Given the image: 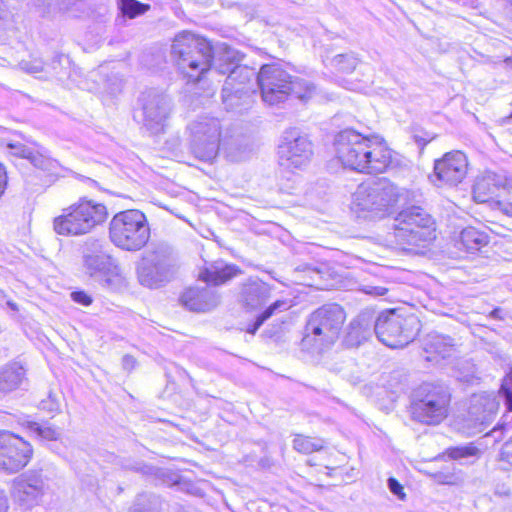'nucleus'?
Wrapping results in <instances>:
<instances>
[{
  "label": "nucleus",
  "mask_w": 512,
  "mask_h": 512,
  "mask_svg": "<svg viewBox=\"0 0 512 512\" xmlns=\"http://www.w3.org/2000/svg\"><path fill=\"white\" fill-rule=\"evenodd\" d=\"M171 56L181 74L189 81H199L211 69L213 50L210 42L191 32L177 34Z\"/></svg>",
  "instance_id": "1"
},
{
  "label": "nucleus",
  "mask_w": 512,
  "mask_h": 512,
  "mask_svg": "<svg viewBox=\"0 0 512 512\" xmlns=\"http://www.w3.org/2000/svg\"><path fill=\"white\" fill-rule=\"evenodd\" d=\"M108 218L107 207L100 202L80 198L62 209L53 219V230L65 237H78L91 233Z\"/></svg>",
  "instance_id": "2"
},
{
  "label": "nucleus",
  "mask_w": 512,
  "mask_h": 512,
  "mask_svg": "<svg viewBox=\"0 0 512 512\" xmlns=\"http://www.w3.org/2000/svg\"><path fill=\"white\" fill-rule=\"evenodd\" d=\"M151 236L146 215L138 209L116 213L109 223V238L119 249L137 252L143 249Z\"/></svg>",
  "instance_id": "3"
},
{
  "label": "nucleus",
  "mask_w": 512,
  "mask_h": 512,
  "mask_svg": "<svg viewBox=\"0 0 512 512\" xmlns=\"http://www.w3.org/2000/svg\"><path fill=\"white\" fill-rule=\"evenodd\" d=\"M433 221L420 207H410L401 211L394 219V244L403 251H414V247L430 242L435 238Z\"/></svg>",
  "instance_id": "4"
},
{
  "label": "nucleus",
  "mask_w": 512,
  "mask_h": 512,
  "mask_svg": "<svg viewBox=\"0 0 512 512\" xmlns=\"http://www.w3.org/2000/svg\"><path fill=\"white\" fill-rule=\"evenodd\" d=\"M173 249L167 243H157L146 250L136 265L139 283L148 288H158L169 282L177 273Z\"/></svg>",
  "instance_id": "5"
},
{
  "label": "nucleus",
  "mask_w": 512,
  "mask_h": 512,
  "mask_svg": "<svg viewBox=\"0 0 512 512\" xmlns=\"http://www.w3.org/2000/svg\"><path fill=\"white\" fill-rule=\"evenodd\" d=\"M451 394L443 383L424 382L412 394V418L427 425L439 424L446 418Z\"/></svg>",
  "instance_id": "6"
},
{
  "label": "nucleus",
  "mask_w": 512,
  "mask_h": 512,
  "mask_svg": "<svg viewBox=\"0 0 512 512\" xmlns=\"http://www.w3.org/2000/svg\"><path fill=\"white\" fill-rule=\"evenodd\" d=\"M83 265L87 274L102 281L109 288L119 287L125 281L120 266L102 249L97 240L86 242Z\"/></svg>",
  "instance_id": "7"
},
{
  "label": "nucleus",
  "mask_w": 512,
  "mask_h": 512,
  "mask_svg": "<svg viewBox=\"0 0 512 512\" xmlns=\"http://www.w3.org/2000/svg\"><path fill=\"white\" fill-rule=\"evenodd\" d=\"M193 154L203 161L213 160L219 151L221 124L213 117H199L187 127Z\"/></svg>",
  "instance_id": "8"
},
{
  "label": "nucleus",
  "mask_w": 512,
  "mask_h": 512,
  "mask_svg": "<svg viewBox=\"0 0 512 512\" xmlns=\"http://www.w3.org/2000/svg\"><path fill=\"white\" fill-rule=\"evenodd\" d=\"M372 139L354 129L342 130L334 138L335 157L344 167L359 172Z\"/></svg>",
  "instance_id": "9"
},
{
  "label": "nucleus",
  "mask_w": 512,
  "mask_h": 512,
  "mask_svg": "<svg viewBox=\"0 0 512 512\" xmlns=\"http://www.w3.org/2000/svg\"><path fill=\"white\" fill-rule=\"evenodd\" d=\"M313 156L312 142L298 130L291 129L284 133L278 147L279 164L287 170H301L311 161Z\"/></svg>",
  "instance_id": "10"
},
{
  "label": "nucleus",
  "mask_w": 512,
  "mask_h": 512,
  "mask_svg": "<svg viewBox=\"0 0 512 512\" xmlns=\"http://www.w3.org/2000/svg\"><path fill=\"white\" fill-rule=\"evenodd\" d=\"M468 167L469 162L465 153L459 150L447 152L434 161L430 180L438 187L457 186L465 179Z\"/></svg>",
  "instance_id": "11"
},
{
  "label": "nucleus",
  "mask_w": 512,
  "mask_h": 512,
  "mask_svg": "<svg viewBox=\"0 0 512 512\" xmlns=\"http://www.w3.org/2000/svg\"><path fill=\"white\" fill-rule=\"evenodd\" d=\"M257 82L263 101L269 105L284 102L289 96L291 76L279 65H263Z\"/></svg>",
  "instance_id": "12"
},
{
  "label": "nucleus",
  "mask_w": 512,
  "mask_h": 512,
  "mask_svg": "<svg viewBox=\"0 0 512 512\" xmlns=\"http://www.w3.org/2000/svg\"><path fill=\"white\" fill-rule=\"evenodd\" d=\"M499 401L493 394H474L470 399L468 413L462 429L467 435L481 433L496 416Z\"/></svg>",
  "instance_id": "13"
},
{
  "label": "nucleus",
  "mask_w": 512,
  "mask_h": 512,
  "mask_svg": "<svg viewBox=\"0 0 512 512\" xmlns=\"http://www.w3.org/2000/svg\"><path fill=\"white\" fill-rule=\"evenodd\" d=\"M30 444L9 432L0 433V470L15 473L29 462Z\"/></svg>",
  "instance_id": "14"
},
{
  "label": "nucleus",
  "mask_w": 512,
  "mask_h": 512,
  "mask_svg": "<svg viewBox=\"0 0 512 512\" xmlns=\"http://www.w3.org/2000/svg\"><path fill=\"white\" fill-rule=\"evenodd\" d=\"M377 339L385 346L398 349L412 342L420 331V322H373Z\"/></svg>",
  "instance_id": "15"
},
{
  "label": "nucleus",
  "mask_w": 512,
  "mask_h": 512,
  "mask_svg": "<svg viewBox=\"0 0 512 512\" xmlns=\"http://www.w3.org/2000/svg\"><path fill=\"white\" fill-rule=\"evenodd\" d=\"M344 322H306L302 345L306 349L323 351L339 337Z\"/></svg>",
  "instance_id": "16"
},
{
  "label": "nucleus",
  "mask_w": 512,
  "mask_h": 512,
  "mask_svg": "<svg viewBox=\"0 0 512 512\" xmlns=\"http://www.w3.org/2000/svg\"><path fill=\"white\" fill-rule=\"evenodd\" d=\"M271 295V287L258 278H250L242 284L238 301L240 306L247 313H261L267 300Z\"/></svg>",
  "instance_id": "17"
},
{
  "label": "nucleus",
  "mask_w": 512,
  "mask_h": 512,
  "mask_svg": "<svg viewBox=\"0 0 512 512\" xmlns=\"http://www.w3.org/2000/svg\"><path fill=\"white\" fill-rule=\"evenodd\" d=\"M254 77V72L247 66L235 65L227 76L223 89L222 99L227 109L238 106L242 95L246 94V84Z\"/></svg>",
  "instance_id": "18"
},
{
  "label": "nucleus",
  "mask_w": 512,
  "mask_h": 512,
  "mask_svg": "<svg viewBox=\"0 0 512 512\" xmlns=\"http://www.w3.org/2000/svg\"><path fill=\"white\" fill-rule=\"evenodd\" d=\"M171 112V102L159 94H149L143 105L144 124L152 133L163 131Z\"/></svg>",
  "instance_id": "19"
},
{
  "label": "nucleus",
  "mask_w": 512,
  "mask_h": 512,
  "mask_svg": "<svg viewBox=\"0 0 512 512\" xmlns=\"http://www.w3.org/2000/svg\"><path fill=\"white\" fill-rule=\"evenodd\" d=\"M367 152L369 153L363 157L365 163L361 165L359 172L370 174L383 173L390 166L392 162V150L382 139L373 137Z\"/></svg>",
  "instance_id": "20"
},
{
  "label": "nucleus",
  "mask_w": 512,
  "mask_h": 512,
  "mask_svg": "<svg viewBox=\"0 0 512 512\" xmlns=\"http://www.w3.org/2000/svg\"><path fill=\"white\" fill-rule=\"evenodd\" d=\"M371 190L376 191L373 197L374 217L386 216L390 209L398 202L399 189L390 181L381 179L370 183Z\"/></svg>",
  "instance_id": "21"
},
{
  "label": "nucleus",
  "mask_w": 512,
  "mask_h": 512,
  "mask_svg": "<svg viewBox=\"0 0 512 512\" xmlns=\"http://www.w3.org/2000/svg\"><path fill=\"white\" fill-rule=\"evenodd\" d=\"M181 302L191 311L206 312L219 304L220 297L214 289L209 287L189 288L182 294Z\"/></svg>",
  "instance_id": "22"
},
{
  "label": "nucleus",
  "mask_w": 512,
  "mask_h": 512,
  "mask_svg": "<svg viewBox=\"0 0 512 512\" xmlns=\"http://www.w3.org/2000/svg\"><path fill=\"white\" fill-rule=\"evenodd\" d=\"M423 349L428 354L426 360L436 363L451 358L456 352L453 340L437 333L427 335L423 342Z\"/></svg>",
  "instance_id": "23"
},
{
  "label": "nucleus",
  "mask_w": 512,
  "mask_h": 512,
  "mask_svg": "<svg viewBox=\"0 0 512 512\" xmlns=\"http://www.w3.org/2000/svg\"><path fill=\"white\" fill-rule=\"evenodd\" d=\"M507 180L494 172L487 171L479 175L473 186V198L478 203H485L493 200L496 191L506 184Z\"/></svg>",
  "instance_id": "24"
},
{
  "label": "nucleus",
  "mask_w": 512,
  "mask_h": 512,
  "mask_svg": "<svg viewBox=\"0 0 512 512\" xmlns=\"http://www.w3.org/2000/svg\"><path fill=\"white\" fill-rule=\"evenodd\" d=\"M376 191L371 190L370 183L360 184L352 196V209L356 213H367L366 217H374L373 197Z\"/></svg>",
  "instance_id": "25"
},
{
  "label": "nucleus",
  "mask_w": 512,
  "mask_h": 512,
  "mask_svg": "<svg viewBox=\"0 0 512 512\" xmlns=\"http://www.w3.org/2000/svg\"><path fill=\"white\" fill-rule=\"evenodd\" d=\"M239 272V269L234 265L217 264L205 269L200 274V278L206 283L220 285L238 275Z\"/></svg>",
  "instance_id": "26"
},
{
  "label": "nucleus",
  "mask_w": 512,
  "mask_h": 512,
  "mask_svg": "<svg viewBox=\"0 0 512 512\" xmlns=\"http://www.w3.org/2000/svg\"><path fill=\"white\" fill-rule=\"evenodd\" d=\"M12 496L19 505L30 507L32 499V476L23 473L13 481Z\"/></svg>",
  "instance_id": "27"
},
{
  "label": "nucleus",
  "mask_w": 512,
  "mask_h": 512,
  "mask_svg": "<svg viewBox=\"0 0 512 512\" xmlns=\"http://www.w3.org/2000/svg\"><path fill=\"white\" fill-rule=\"evenodd\" d=\"M25 370L19 363H12L0 371V391L10 392L21 383Z\"/></svg>",
  "instance_id": "28"
},
{
  "label": "nucleus",
  "mask_w": 512,
  "mask_h": 512,
  "mask_svg": "<svg viewBox=\"0 0 512 512\" xmlns=\"http://www.w3.org/2000/svg\"><path fill=\"white\" fill-rule=\"evenodd\" d=\"M41 163L45 164L43 172L34 170V180L38 181L34 183V185L39 186L38 189H34V192H42L46 187H49L55 182L57 176L58 164L55 160L46 155H41Z\"/></svg>",
  "instance_id": "29"
},
{
  "label": "nucleus",
  "mask_w": 512,
  "mask_h": 512,
  "mask_svg": "<svg viewBox=\"0 0 512 512\" xmlns=\"http://www.w3.org/2000/svg\"><path fill=\"white\" fill-rule=\"evenodd\" d=\"M290 94H294L302 102L320 97L318 88L313 82L298 77H291L289 95Z\"/></svg>",
  "instance_id": "30"
},
{
  "label": "nucleus",
  "mask_w": 512,
  "mask_h": 512,
  "mask_svg": "<svg viewBox=\"0 0 512 512\" xmlns=\"http://www.w3.org/2000/svg\"><path fill=\"white\" fill-rule=\"evenodd\" d=\"M460 243L470 252L487 245L488 235L474 227H466L460 233Z\"/></svg>",
  "instance_id": "31"
},
{
  "label": "nucleus",
  "mask_w": 512,
  "mask_h": 512,
  "mask_svg": "<svg viewBox=\"0 0 512 512\" xmlns=\"http://www.w3.org/2000/svg\"><path fill=\"white\" fill-rule=\"evenodd\" d=\"M160 498L154 494H139L129 512H160Z\"/></svg>",
  "instance_id": "32"
},
{
  "label": "nucleus",
  "mask_w": 512,
  "mask_h": 512,
  "mask_svg": "<svg viewBox=\"0 0 512 512\" xmlns=\"http://www.w3.org/2000/svg\"><path fill=\"white\" fill-rule=\"evenodd\" d=\"M364 322H349L345 328V335L343 342L349 346L354 347L360 345L361 341L366 339L369 331L363 328Z\"/></svg>",
  "instance_id": "33"
},
{
  "label": "nucleus",
  "mask_w": 512,
  "mask_h": 512,
  "mask_svg": "<svg viewBox=\"0 0 512 512\" xmlns=\"http://www.w3.org/2000/svg\"><path fill=\"white\" fill-rule=\"evenodd\" d=\"M328 65L338 72L350 73L358 65V59L353 53L338 54L329 60Z\"/></svg>",
  "instance_id": "34"
},
{
  "label": "nucleus",
  "mask_w": 512,
  "mask_h": 512,
  "mask_svg": "<svg viewBox=\"0 0 512 512\" xmlns=\"http://www.w3.org/2000/svg\"><path fill=\"white\" fill-rule=\"evenodd\" d=\"M313 316L315 320H344L346 313L343 307L337 303H327L318 308Z\"/></svg>",
  "instance_id": "35"
},
{
  "label": "nucleus",
  "mask_w": 512,
  "mask_h": 512,
  "mask_svg": "<svg viewBox=\"0 0 512 512\" xmlns=\"http://www.w3.org/2000/svg\"><path fill=\"white\" fill-rule=\"evenodd\" d=\"M293 447L300 453L309 454L321 450L324 447V441L320 438L297 435L293 440Z\"/></svg>",
  "instance_id": "36"
},
{
  "label": "nucleus",
  "mask_w": 512,
  "mask_h": 512,
  "mask_svg": "<svg viewBox=\"0 0 512 512\" xmlns=\"http://www.w3.org/2000/svg\"><path fill=\"white\" fill-rule=\"evenodd\" d=\"M493 207L512 217V179L507 180L500 198L493 201Z\"/></svg>",
  "instance_id": "37"
},
{
  "label": "nucleus",
  "mask_w": 512,
  "mask_h": 512,
  "mask_svg": "<svg viewBox=\"0 0 512 512\" xmlns=\"http://www.w3.org/2000/svg\"><path fill=\"white\" fill-rule=\"evenodd\" d=\"M291 307L292 303L290 300H276L265 309L263 308L261 313L256 316L255 320H267L271 317H278L281 313L289 310Z\"/></svg>",
  "instance_id": "38"
},
{
  "label": "nucleus",
  "mask_w": 512,
  "mask_h": 512,
  "mask_svg": "<svg viewBox=\"0 0 512 512\" xmlns=\"http://www.w3.org/2000/svg\"><path fill=\"white\" fill-rule=\"evenodd\" d=\"M118 5L123 14L129 18L141 15L149 9V5L142 4L136 0H119Z\"/></svg>",
  "instance_id": "39"
},
{
  "label": "nucleus",
  "mask_w": 512,
  "mask_h": 512,
  "mask_svg": "<svg viewBox=\"0 0 512 512\" xmlns=\"http://www.w3.org/2000/svg\"><path fill=\"white\" fill-rule=\"evenodd\" d=\"M447 454L451 459L460 460L469 457H478L480 455V449L473 444H468L449 448Z\"/></svg>",
  "instance_id": "40"
},
{
  "label": "nucleus",
  "mask_w": 512,
  "mask_h": 512,
  "mask_svg": "<svg viewBox=\"0 0 512 512\" xmlns=\"http://www.w3.org/2000/svg\"><path fill=\"white\" fill-rule=\"evenodd\" d=\"M407 381L406 374L402 370H394L387 376L385 386L396 393L403 390Z\"/></svg>",
  "instance_id": "41"
},
{
  "label": "nucleus",
  "mask_w": 512,
  "mask_h": 512,
  "mask_svg": "<svg viewBox=\"0 0 512 512\" xmlns=\"http://www.w3.org/2000/svg\"><path fill=\"white\" fill-rule=\"evenodd\" d=\"M7 152L15 157L31 160L32 150L21 142H8L6 145Z\"/></svg>",
  "instance_id": "42"
},
{
  "label": "nucleus",
  "mask_w": 512,
  "mask_h": 512,
  "mask_svg": "<svg viewBox=\"0 0 512 512\" xmlns=\"http://www.w3.org/2000/svg\"><path fill=\"white\" fill-rule=\"evenodd\" d=\"M500 391L503 393L509 411H512V368L503 379Z\"/></svg>",
  "instance_id": "43"
},
{
  "label": "nucleus",
  "mask_w": 512,
  "mask_h": 512,
  "mask_svg": "<svg viewBox=\"0 0 512 512\" xmlns=\"http://www.w3.org/2000/svg\"><path fill=\"white\" fill-rule=\"evenodd\" d=\"M34 432L38 434L41 439L54 441L60 436V432L51 426H41L34 422Z\"/></svg>",
  "instance_id": "44"
},
{
  "label": "nucleus",
  "mask_w": 512,
  "mask_h": 512,
  "mask_svg": "<svg viewBox=\"0 0 512 512\" xmlns=\"http://www.w3.org/2000/svg\"><path fill=\"white\" fill-rule=\"evenodd\" d=\"M387 486H388V489L390 490V492L392 494H394L395 496H397L398 499H400V500L406 499V494L404 493V488L397 479H395L394 477L388 478Z\"/></svg>",
  "instance_id": "45"
},
{
  "label": "nucleus",
  "mask_w": 512,
  "mask_h": 512,
  "mask_svg": "<svg viewBox=\"0 0 512 512\" xmlns=\"http://www.w3.org/2000/svg\"><path fill=\"white\" fill-rule=\"evenodd\" d=\"M39 408L54 413L59 411L60 405L58 400L50 393L47 399L40 402Z\"/></svg>",
  "instance_id": "46"
},
{
  "label": "nucleus",
  "mask_w": 512,
  "mask_h": 512,
  "mask_svg": "<svg viewBox=\"0 0 512 512\" xmlns=\"http://www.w3.org/2000/svg\"><path fill=\"white\" fill-rule=\"evenodd\" d=\"M70 296L75 303L82 306H89L93 301L92 296L83 290L73 291Z\"/></svg>",
  "instance_id": "47"
},
{
  "label": "nucleus",
  "mask_w": 512,
  "mask_h": 512,
  "mask_svg": "<svg viewBox=\"0 0 512 512\" xmlns=\"http://www.w3.org/2000/svg\"><path fill=\"white\" fill-rule=\"evenodd\" d=\"M249 152L245 148L243 151H238L236 147L231 146L228 151V156L232 161H241L248 157Z\"/></svg>",
  "instance_id": "48"
},
{
  "label": "nucleus",
  "mask_w": 512,
  "mask_h": 512,
  "mask_svg": "<svg viewBox=\"0 0 512 512\" xmlns=\"http://www.w3.org/2000/svg\"><path fill=\"white\" fill-rule=\"evenodd\" d=\"M500 458L512 466V439L502 447Z\"/></svg>",
  "instance_id": "49"
},
{
  "label": "nucleus",
  "mask_w": 512,
  "mask_h": 512,
  "mask_svg": "<svg viewBox=\"0 0 512 512\" xmlns=\"http://www.w3.org/2000/svg\"><path fill=\"white\" fill-rule=\"evenodd\" d=\"M262 323L263 322H240L241 326H239L238 329L241 331L245 330L247 333L254 335L258 331Z\"/></svg>",
  "instance_id": "50"
},
{
  "label": "nucleus",
  "mask_w": 512,
  "mask_h": 512,
  "mask_svg": "<svg viewBox=\"0 0 512 512\" xmlns=\"http://www.w3.org/2000/svg\"><path fill=\"white\" fill-rule=\"evenodd\" d=\"M136 363V359L129 354L124 355L122 358V366L127 371L133 370L136 366Z\"/></svg>",
  "instance_id": "51"
},
{
  "label": "nucleus",
  "mask_w": 512,
  "mask_h": 512,
  "mask_svg": "<svg viewBox=\"0 0 512 512\" xmlns=\"http://www.w3.org/2000/svg\"><path fill=\"white\" fill-rule=\"evenodd\" d=\"M9 500L3 489L0 488V512H8Z\"/></svg>",
  "instance_id": "52"
},
{
  "label": "nucleus",
  "mask_w": 512,
  "mask_h": 512,
  "mask_svg": "<svg viewBox=\"0 0 512 512\" xmlns=\"http://www.w3.org/2000/svg\"><path fill=\"white\" fill-rule=\"evenodd\" d=\"M224 57L225 60L230 61L231 63L240 60V58L237 56V53L228 47L224 48Z\"/></svg>",
  "instance_id": "53"
},
{
  "label": "nucleus",
  "mask_w": 512,
  "mask_h": 512,
  "mask_svg": "<svg viewBox=\"0 0 512 512\" xmlns=\"http://www.w3.org/2000/svg\"><path fill=\"white\" fill-rule=\"evenodd\" d=\"M41 155H44V154L39 151H37V154L34 153V170L43 172V168H45V164L41 163Z\"/></svg>",
  "instance_id": "54"
},
{
  "label": "nucleus",
  "mask_w": 512,
  "mask_h": 512,
  "mask_svg": "<svg viewBox=\"0 0 512 512\" xmlns=\"http://www.w3.org/2000/svg\"><path fill=\"white\" fill-rule=\"evenodd\" d=\"M388 289L385 287H371L369 290H364L367 294L383 296L387 293Z\"/></svg>",
  "instance_id": "55"
},
{
  "label": "nucleus",
  "mask_w": 512,
  "mask_h": 512,
  "mask_svg": "<svg viewBox=\"0 0 512 512\" xmlns=\"http://www.w3.org/2000/svg\"><path fill=\"white\" fill-rule=\"evenodd\" d=\"M40 2V0H38ZM50 0H41V4H38V7L41 8L42 12H46L47 7L49 6Z\"/></svg>",
  "instance_id": "56"
},
{
  "label": "nucleus",
  "mask_w": 512,
  "mask_h": 512,
  "mask_svg": "<svg viewBox=\"0 0 512 512\" xmlns=\"http://www.w3.org/2000/svg\"><path fill=\"white\" fill-rule=\"evenodd\" d=\"M501 312H502L501 309L496 308V309L491 311L490 316L494 317V318H502Z\"/></svg>",
  "instance_id": "57"
},
{
  "label": "nucleus",
  "mask_w": 512,
  "mask_h": 512,
  "mask_svg": "<svg viewBox=\"0 0 512 512\" xmlns=\"http://www.w3.org/2000/svg\"><path fill=\"white\" fill-rule=\"evenodd\" d=\"M6 304L12 309V310H17V305L12 302L11 300H6Z\"/></svg>",
  "instance_id": "58"
},
{
  "label": "nucleus",
  "mask_w": 512,
  "mask_h": 512,
  "mask_svg": "<svg viewBox=\"0 0 512 512\" xmlns=\"http://www.w3.org/2000/svg\"><path fill=\"white\" fill-rule=\"evenodd\" d=\"M33 489H34V501L36 500L37 498V491H38V486H37V480L34 478V486H33Z\"/></svg>",
  "instance_id": "59"
},
{
  "label": "nucleus",
  "mask_w": 512,
  "mask_h": 512,
  "mask_svg": "<svg viewBox=\"0 0 512 512\" xmlns=\"http://www.w3.org/2000/svg\"><path fill=\"white\" fill-rule=\"evenodd\" d=\"M416 141L420 143L422 146L426 145L428 140H423L422 138L415 137Z\"/></svg>",
  "instance_id": "60"
},
{
  "label": "nucleus",
  "mask_w": 512,
  "mask_h": 512,
  "mask_svg": "<svg viewBox=\"0 0 512 512\" xmlns=\"http://www.w3.org/2000/svg\"><path fill=\"white\" fill-rule=\"evenodd\" d=\"M506 63L512 68V55L506 59Z\"/></svg>",
  "instance_id": "61"
},
{
  "label": "nucleus",
  "mask_w": 512,
  "mask_h": 512,
  "mask_svg": "<svg viewBox=\"0 0 512 512\" xmlns=\"http://www.w3.org/2000/svg\"><path fill=\"white\" fill-rule=\"evenodd\" d=\"M308 271H311L313 273H316V274H319L320 271L318 269H311V268H308Z\"/></svg>",
  "instance_id": "62"
},
{
  "label": "nucleus",
  "mask_w": 512,
  "mask_h": 512,
  "mask_svg": "<svg viewBox=\"0 0 512 512\" xmlns=\"http://www.w3.org/2000/svg\"><path fill=\"white\" fill-rule=\"evenodd\" d=\"M512 4V0H508Z\"/></svg>",
  "instance_id": "63"
},
{
  "label": "nucleus",
  "mask_w": 512,
  "mask_h": 512,
  "mask_svg": "<svg viewBox=\"0 0 512 512\" xmlns=\"http://www.w3.org/2000/svg\"><path fill=\"white\" fill-rule=\"evenodd\" d=\"M510 117L512 118V114L510 115Z\"/></svg>",
  "instance_id": "64"
}]
</instances>
